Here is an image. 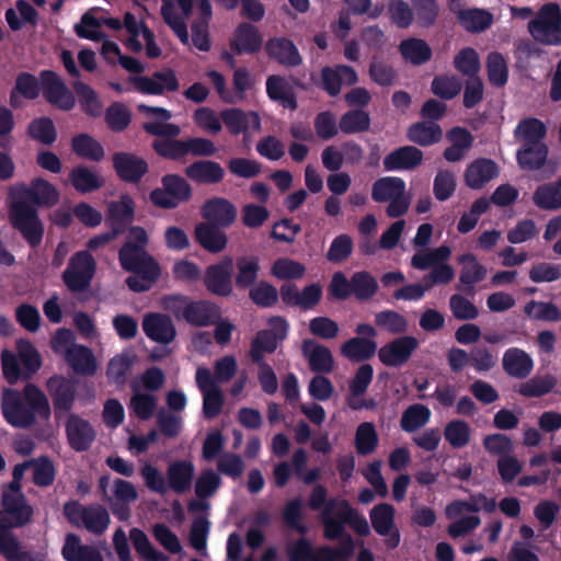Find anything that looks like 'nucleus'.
Listing matches in <instances>:
<instances>
[{
    "mask_svg": "<svg viewBox=\"0 0 561 561\" xmlns=\"http://www.w3.org/2000/svg\"><path fill=\"white\" fill-rule=\"evenodd\" d=\"M497 175L499 165L492 159L478 158L466 168L463 178L468 187L481 190Z\"/></svg>",
    "mask_w": 561,
    "mask_h": 561,
    "instance_id": "obj_27",
    "label": "nucleus"
},
{
    "mask_svg": "<svg viewBox=\"0 0 561 561\" xmlns=\"http://www.w3.org/2000/svg\"><path fill=\"white\" fill-rule=\"evenodd\" d=\"M270 329L260 330L250 344L249 356L253 363L265 360V354H273L288 335L289 323L280 316L268 319Z\"/></svg>",
    "mask_w": 561,
    "mask_h": 561,
    "instance_id": "obj_9",
    "label": "nucleus"
},
{
    "mask_svg": "<svg viewBox=\"0 0 561 561\" xmlns=\"http://www.w3.org/2000/svg\"><path fill=\"white\" fill-rule=\"evenodd\" d=\"M194 473L195 467L192 461H173L167 469L168 490L170 489L176 494H184L191 489Z\"/></svg>",
    "mask_w": 561,
    "mask_h": 561,
    "instance_id": "obj_34",
    "label": "nucleus"
},
{
    "mask_svg": "<svg viewBox=\"0 0 561 561\" xmlns=\"http://www.w3.org/2000/svg\"><path fill=\"white\" fill-rule=\"evenodd\" d=\"M320 520L323 526V537L331 541H343L351 536L346 533L345 525L360 537H367L370 534V526L366 517L352 507L347 500L330 499L320 515Z\"/></svg>",
    "mask_w": 561,
    "mask_h": 561,
    "instance_id": "obj_4",
    "label": "nucleus"
},
{
    "mask_svg": "<svg viewBox=\"0 0 561 561\" xmlns=\"http://www.w3.org/2000/svg\"><path fill=\"white\" fill-rule=\"evenodd\" d=\"M375 324L393 335L403 334L409 329V322L405 317L393 310L377 312L375 314Z\"/></svg>",
    "mask_w": 561,
    "mask_h": 561,
    "instance_id": "obj_62",
    "label": "nucleus"
},
{
    "mask_svg": "<svg viewBox=\"0 0 561 561\" xmlns=\"http://www.w3.org/2000/svg\"><path fill=\"white\" fill-rule=\"evenodd\" d=\"M378 289V282L369 272L359 271L352 275V293L356 300L368 301Z\"/></svg>",
    "mask_w": 561,
    "mask_h": 561,
    "instance_id": "obj_54",
    "label": "nucleus"
},
{
    "mask_svg": "<svg viewBox=\"0 0 561 561\" xmlns=\"http://www.w3.org/2000/svg\"><path fill=\"white\" fill-rule=\"evenodd\" d=\"M25 402L15 391H9L2 401L4 420L15 428H30L36 422V415L48 420L51 409L46 394L34 383H27L23 390Z\"/></svg>",
    "mask_w": 561,
    "mask_h": 561,
    "instance_id": "obj_3",
    "label": "nucleus"
},
{
    "mask_svg": "<svg viewBox=\"0 0 561 561\" xmlns=\"http://www.w3.org/2000/svg\"><path fill=\"white\" fill-rule=\"evenodd\" d=\"M111 523L110 514L106 508L100 504L87 506L82 524L94 535H102Z\"/></svg>",
    "mask_w": 561,
    "mask_h": 561,
    "instance_id": "obj_64",
    "label": "nucleus"
},
{
    "mask_svg": "<svg viewBox=\"0 0 561 561\" xmlns=\"http://www.w3.org/2000/svg\"><path fill=\"white\" fill-rule=\"evenodd\" d=\"M450 255V247L443 244L436 249L416 252L411 259V265L415 270L426 271L432 265L448 264Z\"/></svg>",
    "mask_w": 561,
    "mask_h": 561,
    "instance_id": "obj_50",
    "label": "nucleus"
},
{
    "mask_svg": "<svg viewBox=\"0 0 561 561\" xmlns=\"http://www.w3.org/2000/svg\"><path fill=\"white\" fill-rule=\"evenodd\" d=\"M116 176L124 183L137 185L149 172V164L142 157L128 151H117L112 156Z\"/></svg>",
    "mask_w": 561,
    "mask_h": 561,
    "instance_id": "obj_14",
    "label": "nucleus"
},
{
    "mask_svg": "<svg viewBox=\"0 0 561 561\" xmlns=\"http://www.w3.org/2000/svg\"><path fill=\"white\" fill-rule=\"evenodd\" d=\"M28 136L46 146L53 145L57 139V129L51 118L43 116L34 118L27 127Z\"/></svg>",
    "mask_w": 561,
    "mask_h": 561,
    "instance_id": "obj_60",
    "label": "nucleus"
},
{
    "mask_svg": "<svg viewBox=\"0 0 561 561\" xmlns=\"http://www.w3.org/2000/svg\"><path fill=\"white\" fill-rule=\"evenodd\" d=\"M557 385L558 379L553 375L547 374L545 376H534L520 383L516 391L525 398H540L550 393Z\"/></svg>",
    "mask_w": 561,
    "mask_h": 561,
    "instance_id": "obj_49",
    "label": "nucleus"
},
{
    "mask_svg": "<svg viewBox=\"0 0 561 561\" xmlns=\"http://www.w3.org/2000/svg\"><path fill=\"white\" fill-rule=\"evenodd\" d=\"M18 358L24 368V379L31 378L42 366V358L35 346L21 339L16 342Z\"/></svg>",
    "mask_w": 561,
    "mask_h": 561,
    "instance_id": "obj_52",
    "label": "nucleus"
},
{
    "mask_svg": "<svg viewBox=\"0 0 561 561\" xmlns=\"http://www.w3.org/2000/svg\"><path fill=\"white\" fill-rule=\"evenodd\" d=\"M234 260L230 255L208 265L203 273L206 290L216 297H229L233 293Z\"/></svg>",
    "mask_w": 561,
    "mask_h": 561,
    "instance_id": "obj_11",
    "label": "nucleus"
},
{
    "mask_svg": "<svg viewBox=\"0 0 561 561\" xmlns=\"http://www.w3.org/2000/svg\"><path fill=\"white\" fill-rule=\"evenodd\" d=\"M22 190L35 207H53L59 202L60 194L56 186L43 178L33 179L30 186H23Z\"/></svg>",
    "mask_w": 561,
    "mask_h": 561,
    "instance_id": "obj_35",
    "label": "nucleus"
},
{
    "mask_svg": "<svg viewBox=\"0 0 561 561\" xmlns=\"http://www.w3.org/2000/svg\"><path fill=\"white\" fill-rule=\"evenodd\" d=\"M461 90L462 82L456 75L435 76L431 83V91L442 100H453Z\"/></svg>",
    "mask_w": 561,
    "mask_h": 561,
    "instance_id": "obj_59",
    "label": "nucleus"
},
{
    "mask_svg": "<svg viewBox=\"0 0 561 561\" xmlns=\"http://www.w3.org/2000/svg\"><path fill=\"white\" fill-rule=\"evenodd\" d=\"M33 514V507L26 501L7 514H0V542L10 537L19 539L12 528H20L28 524Z\"/></svg>",
    "mask_w": 561,
    "mask_h": 561,
    "instance_id": "obj_36",
    "label": "nucleus"
},
{
    "mask_svg": "<svg viewBox=\"0 0 561 561\" xmlns=\"http://www.w3.org/2000/svg\"><path fill=\"white\" fill-rule=\"evenodd\" d=\"M424 159L423 151L415 146H401L390 151L383 158V169L388 172L413 171Z\"/></svg>",
    "mask_w": 561,
    "mask_h": 561,
    "instance_id": "obj_22",
    "label": "nucleus"
},
{
    "mask_svg": "<svg viewBox=\"0 0 561 561\" xmlns=\"http://www.w3.org/2000/svg\"><path fill=\"white\" fill-rule=\"evenodd\" d=\"M502 366L510 377L525 379L534 369V360L526 351L519 347H510L503 354Z\"/></svg>",
    "mask_w": 561,
    "mask_h": 561,
    "instance_id": "obj_30",
    "label": "nucleus"
},
{
    "mask_svg": "<svg viewBox=\"0 0 561 561\" xmlns=\"http://www.w3.org/2000/svg\"><path fill=\"white\" fill-rule=\"evenodd\" d=\"M234 267L237 272L233 278V286H236L238 290H250L257 284L261 270L259 256H238L234 261Z\"/></svg>",
    "mask_w": 561,
    "mask_h": 561,
    "instance_id": "obj_33",
    "label": "nucleus"
},
{
    "mask_svg": "<svg viewBox=\"0 0 561 561\" xmlns=\"http://www.w3.org/2000/svg\"><path fill=\"white\" fill-rule=\"evenodd\" d=\"M302 353L309 362V367L318 374H329L334 368V358L331 351L311 340L302 343Z\"/></svg>",
    "mask_w": 561,
    "mask_h": 561,
    "instance_id": "obj_37",
    "label": "nucleus"
},
{
    "mask_svg": "<svg viewBox=\"0 0 561 561\" xmlns=\"http://www.w3.org/2000/svg\"><path fill=\"white\" fill-rule=\"evenodd\" d=\"M226 228L214 225V222H198L194 228V239L196 243L211 254L222 252L228 244Z\"/></svg>",
    "mask_w": 561,
    "mask_h": 561,
    "instance_id": "obj_24",
    "label": "nucleus"
},
{
    "mask_svg": "<svg viewBox=\"0 0 561 561\" xmlns=\"http://www.w3.org/2000/svg\"><path fill=\"white\" fill-rule=\"evenodd\" d=\"M458 22L466 31L479 33L492 25L493 15L484 9H467L458 12Z\"/></svg>",
    "mask_w": 561,
    "mask_h": 561,
    "instance_id": "obj_51",
    "label": "nucleus"
},
{
    "mask_svg": "<svg viewBox=\"0 0 561 561\" xmlns=\"http://www.w3.org/2000/svg\"><path fill=\"white\" fill-rule=\"evenodd\" d=\"M162 187L150 192V202L162 209H174L180 204L187 203L193 196V188L185 178L168 173L161 178Z\"/></svg>",
    "mask_w": 561,
    "mask_h": 561,
    "instance_id": "obj_8",
    "label": "nucleus"
},
{
    "mask_svg": "<svg viewBox=\"0 0 561 561\" xmlns=\"http://www.w3.org/2000/svg\"><path fill=\"white\" fill-rule=\"evenodd\" d=\"M548 152L546 144L522 145L516 152V160L520 169L536 171L545 165Z\"/></svg>",
    "mask_w": 561,
    "mask_h": 561,
    "instance_id": "obj_42",
    "label": "nucleus"
},
{
    "mask_svg": "<svg viewBox=\"0 0 561 561\" xmlns=\"http://www.w3.org/2000/svg\"><path fill=\"white\" fill-rule=\"evenodd\" d=\"M533 203L542 210L561 209V176L554 182L538 185L533 193Z\"/></svg>",
    "mask_w": 561,
    "mask_h": 561,
    "instance_id": "obj_40",
    "label": "nucleus"
},
{
    "mask_svg": "<svg viewBox=\"0 0 561 561\" xmlns=\"http://www.w3.org/2000/svg\"><path fill=\"white\" fill-rule=\"evenodd\" d=\"M135 218V202L129 195H122L118 201L107 205L106 225L118 234H123Z\"/></svg>",
    "mask_w": 561,
    "mask_h": 561,
    "instance_id": "obj_26",
    "label": "nucleus"
},
{
    "mask_svg": "<svg viewBox=\"0 0 561 561\" xmlns=\"http://www.w3.org/2000/svg\"><path fill=\"white\" fill-rule=\"evenodd\" d=\"M154 152L168 160L181 161L187 154L194 157H211L216 152L215 144L207 138L157 139L152 144Z\"/></svg>",
    "mask_w": 561,
    "mask_h": 561,
    "instance_id": "obj_7",
    "label": "nucleus"
},
{
    "mask_svg": "<svg viewBox=\"0 0 561 561\" xmlns=\"http://www.w3.org/2000/svg\"><path fill=\"white\" fill-rule=\"evenodd\" d=\"M142 330L148 339L162 345L174 341L176 329L172 319L164 313H148L142 319Z\"/></svg>",
    "mask_w": 561,
    "mask_h": 561,
    "instance_id": "obj_21",
    "label": "nucleus"
},
{
    "mask_svg": "<svg viewBox=\"0 0 561 561\" xmlns=\"http://www.w3.org/2000/svg\"><path fill=\"white\" fill-rule=\"evenodd\" d=\"M486 274L488 270L482 264L462 267L456 290L463 293L466 296L474 297L477 294L476 284L482 282L486 277Z\"/></svg>",
    "mask_w": 561,
    "mask_h": 561,
    "instance_id": "obj_55",
    "label": "nucleus"
},
{
    "mask_svg": "<svg viewBox=\"0 0 561 561\" xmlns=\"http://www.w3.org/2000/svg\"><path fill=\"white\" fill-rule=\"evenodd\" d=\"M137 108L140 113L148 116H154L158 121H160L144 123L142 128L146 133L158 137L169 138H174L180 135L181 129L178 125L167 123L172 117V114L169 110L163 107L149 106L146 104H139Z\"/></svg>",
    "mask_w": 561,
    "mask_h": 561,
    "instance_id": "obj_25",
    "label": "nucleus"
},
{
    "mask_svg": "<svg viewBox=\"0 0 561 561\" xmlns=\"http://www.w3.org/2000/svg\"><path fill=\"white\" fill-rule=\"evenodd\" d=\"M220 118L231 135L247 133L249 128L261 129V118L256 112H244L240 108H226L220 112Z\"/></svg>",
    "mask_w": 561,
    "mask_h": 561,
    "instance_id": "obj_28",
    "label": "nucleus"
},
{
    "mask_svg": "<svg viewBox=\"0 0 561 561\" xmlns=\"http://www.w3.org/2000/svg\"><path fill=\"white\" fill-rule=\"evenodd\" d=\"M172 299L184 304L181 317L193 327H210L217 323L221 317L220 307L211 300H187L185 296L181 295L174 296Z\"/></svg>",
    "mask_w": 561,
    "mask_h": 561,
    "instance_id": "obj_12",
    "label": "nucleus"
},
{
    "mask_svg": "<svg viewBox=\"0 0 561 561\" xmlns=\"http://www.w3.org/2000/svg\"><path fill=\"white\" fill-rule=\"evenodd\" d=\"M264 49L270 59L287 68H295L302 64V57L295 43L287 37H272Z\"/></svg>",
    "mask_w": 561,
    "mask_h": 561,
    "instance_id": "obj_23",
    "label": "nucleus"
},
{
    "mask_svg": "<svg viewBox=\"0 0 561 561\" xmlns=\"http://www.w3.org/2000/svg\"><path fill=\"white\" fill-rule=\"evenodd\" d=\"M339 546L331 548L323 546L314 550L312 561H336L348 560L355 551V542L352 536H347L345 540H339Z\"/></svg>",
    "mask_w": 561,
    "mask_h": 561,
    "instance_id": "obj_56",
    "label": "nucleus"
},
{
    "mask_svg": "<svg viewBox=\"0 0 561 561\" xmlns=\"http://www.w3.org/2000/svg\"><path fill=\"white\" fill-rule=\"evenodd\" d=\"M407 185L403 179L398 176H383L376 180L371 186V198L376 203L390 202L394 197L405 193Z\"/></svg>",
    "mask_w": 561,
    "mask_h": 561,
    "instance_id": "obj_43",
    "label": "nucleus"
},
{
    "mask_svg": "<svg viewBox=\"0 0 561 561\" xmlns=\"http://www.w3.org/2000/svg\"><path fill=\"white\" fill-rule=\"evenodd\" d=\"M417 347L419 340L415 336H399L378 350V358L387 367H401L410 360Z\"/></svg>",
    "mask_w": 561,
    "mask_h": 561,
    "instance_id": "obj_16",
    "label": "nucleus"
},
{
    "mask_svg": "<svg viewBox=\"0 0 561 561\" xmlns=\"http://www.w3.org/2000/svg\"><path fill=\"white\" fill-rule=\"evenodd\" d=\"M184 174L198 184H217L225 178V170L219 162L197 160L184 169Z\"/></svg>",
    "mask_w": 561,
    "mask_h": 561,
    "instance_id": "obj_31",
    "label": "nucleus"
},
{
    "mask_svg": "<svg viewBox=\"0 0 561 561\" xmlns=\"http://www.w3.org/2000/svg\"><path fill=\"white\" fill-rule=\"evenodd\" d=\"M41 91L45 100L60 111L69 112L76 105L72 91L53 70H42L39 78L31 72H19L9 94V104L13 110H20L24 106L23 100H36Z\"/></svg>",
    "mask_w": 561,
    "mask_h": 561,
    "instance_id": "obj_1",
    "label": "nucleus"
},
{
    "mask_svg": "<svg viewBox=\"0 0 561 561\" xmlns=\"http://www.w3.org/2000/svg\"><path fill=\"white\" fill-rule=\"evenodd\" d=\"M33 468V483L39 488L50 486L56 478V468L48 456L31 459Z\"/></svg>",
    "mask_w": 561,
    "mask_h": 561,
    "instance_id": "obj_63",
    "label": "nucleus"
},
{
    "mask_svg": "<svg viewBox=\"0 0 561 561\" xmlns=\"http://www.w3.org/2000/svg\"><path fill=\"white\" fill-rule=\"evenodd\" d=\"M373 529L385 537V546L388 550H394L401 541L400 530L396 525V508L389 503H379L369 512Z\"/></svg>",
    "mask_w": 561,
    "mask_h": 561,
    "instance_id": "obj_13",
    "label": "nucleus"
},
{
    "mask_svg": "<svg viewBox=\"0 0 561 561\" xmlns=\"http://www.w3.org/2000/svg\"><path fill=\"white\" fill-rule=\"evenodd\" d=\"M431 411L426 405L415 403L404 410L400 420L402 431L413 433L428 423Z\"/></svg>",
    "mask_w": 561,
    "mask_h": 561,
    "instance_id": "obj_57",
    "label": "nucleus"
},
{
    "mask_svg": "<svg viewBox=\"0 0 561 561\" xmlns=\"http://www.w3.org/2000/svg\"><path fill=\"white\" fill-rule=\"evenodd\" d=\"M454 67L467 79L479 77L481 62L476 49L472 47L460 49L454 57Z\"/></svg>",
    "mask_w": 561,
    "mask_h": 561,
    "instance_id": "obj_58",
    "label": "nucleus"
},
{
    "mask_svg": "<svg viewBox=\"0 0 561 561\" xmlns=\"http://www.w3.org/2000/svg\"><path fill=\"white\" fill-rule=\"evenodd\" d=\"M213 19V7L209 0H199V16L192 22V42L201 51L210 50L209 23Z\"/></svg>",
    "mask_w": 561,
    "mask_h": 561,
    "instance_id": "obj_29",
    "label": "nucleus"
},
{
    "mask_svg": "<svg viewBox=\"0 0 561 561\" xmlns=\"http://www.w3.org/2000/svg\"><path fill=\"white\" fill-rule=\"evenodd\" d=\"M148 242L147 231L140 226H131L126 242L118 251L122 268L133 273L126 278V285L134 293L149 290L161 275L159 263L146 249Z\"/></svg>",
    "mask_w": 561,
    "mask_h": 561,
    "instance_id": "obj_2",
    "label": "nucleus"
},
{
    "mask_svg": "<svg viewBox=\"0 0 561 561\" xmlns=\"http://www.w3.org/2000/svg\"><path fill=\"white\" fill-rule=\"evenodd\" d=\"M73 91L78 96L81 111L85 115L94 118L101 116L103 104L94 89L85 82L76 81L73 83Z\"/></svg>",
    "mask_w": 561,
    "mask_h": 561,
    "instance_id": "obj_47",
    "label": "nucleus"
},
{
    "mask_svg": "<svg viewBox=\"0 0 561 561\" xmlns=\"http://www.w3.org/2000/svg\"><path fill=\"white\" fill-rule=\"evenodd\" d=\"M201 214L205 221L229 228L237 220L238 209L227 198L211 197L203 204Z\"/></svg>",
    "mask_w": 561,
    "mask_h": 561,
    "instance_id": "obj_20",
    "label": "nucleus"
},
{
    "mask_svg": "<svg viewBox=\"0 0 561 561\" xmlns=\"http://www.w3.org/2000/svg\"><path fill=\"white\" fill-rule=\"evenodd\" d=\"M46 388L53 401L56 417L70 413L77 398L76 381L62 375H54L46 381Z\"/></svg>",
    "mask_w": 561,
    "mask_h": 561,
    "instance_id": "obj_15",
    "label": "nucleus"
},
{
    "mask_svg": "<svg viewBox=\"0 0 561 561\" xmlns=\"http://www.w3.org/2000/svg\"><path fill=\"white\" fill-rule=\"evenodd\" d=\"M263 35L259 27L250 22H240L230 38L229 47L234 55H254L263 47Z\"/></svg>",
    "mask_w": 561,
    "mask_h": 561,
    "instance_id": "obj_18",
    "label": "nucleus"
},
{
    "mask_svg": "<svg viewBox=\"0 0 561 561\" xmlns=\"http://www.w3.org/2000/svg\"><path fill=\"white\" fill-rule=\"evenodd\" d=\"M69 182L80 194L99 191L104 185L102 176L83 164H79L71 169L69 172Z\"/></svg>",
    "mask_w": 561,
    "mask_h": 561,
    "instance_id": "obj_38",
    "label": "nucleus"
},
{
    "mask_svg": "<svg viewBox=\"0 0 561 561\" xmlns=\"http://www.w3.org/2000/svg\"><path fill=\"white\" fill-rule=\"evenodd\" d=\"M96 262L87 251L76 252L69 260L67 268L62 272V280L72 293L85 291L94 277Z\"/></svg>",
    "mask_w": 561,
    "mask_h": 561,
    "instance_id": "obj_10",
    "label": "nucleus"
},
{
    "mask_svg": "<svg viewBox=\"0 0 561 561\" xmlns=\"http://www.w3.org/2000/svg\"><path fill=\"white\" fill-rule=\"evenodd\" d=\"M65 359L72 370L81 376H93L98 370V360L88 346L70 345L66 351Z\"/></svg>",
    "mask_w": 561,
    "mask_h": 561,
    "instance_id": "obj_32",
    "label": "nucleus"
},
{
    "mask_svg": "<svg viewBox=\"0 0 561 561\" xmlns=\"http://www.w3.org/2000/svg\"><path fill=\"white\" fill-rule=\"evenodd\" d=\"M546 135L547 128L545 124L534 117L522 119L515 129V137L523 145L545 144Z\"/></svg>",
    "mask_w": 561,
    "mask_h": 561,
    "instance_id": "obj_48",
    "label": "nucleus"
},
{
    "mask_svg": "<svg viewBox=\"0 0 561 561\" xmlns=\"http://www.w3.org/2000/svg\"><path fill=\"white\" fill-rule=\"evenodd\" d=\"M528 33L542 45H561V7L557 2L542 4L527 24Z\"/></svg>",
    "mask_w": 561,
    "mask_h": 561,
    "instance_id": "obj_6",
    "label": "nucleus"
},
{
    "mask_svg": "<svg viewBox=\"0 0 561 561\" xmlns=\"http://www.w3.org/2000/svg\"><path fill=\"white\" fill-rule=\"evenodd\" d=\"M71 150L73 153L85 160L100 162L105 154L100 141L87 133H81L71 138Z\"/></svg>",
    "mask_w": 561,
    "mask_h": 561,
    "instance_id": "obj_44",
    "label": "nucleus"
},
{
    "mask_svg": "<svg viewBox=\"0 0 561 561\" xmlns=\"http://www.w3.org/2000/svg\"><path fill=\"white\" fill-rule=\"evenodd\" d=\"M357 82L358 76L352 66L335 65L325 66L321 69L320 88L332 98L340 94L343 83L354 85Z\"/></svg>",
    "mask_w": 561,
    "mask_h": 561,
    "instance_id": "obj_19",
    "label": "nucleus"
},
{
    "mask_svg": "<svg viewBox=\"0 0 561 561\" xmlns=\"http://www.w3.org/2000/svg\"><path fill=\"white\" fill-rule=\"evenodd\" d=\"M138 557L145 561H169V558L161 551L157 550L147 534L137 527L129 530L128 537Z\"/></svg>",
    "mask_w": 561,
    "mask_h": 561,
    "instance_id": "obj_46",
    "label": "nucleus"
},
{
    "mask_svg": "<svg viewBox=\"0 0 561 561\" xmlns=\"http://www.w3.org/2000/svg\"><path fill=\"white\" fill-rule=\"evenodd\" d=\"M65 432L69 446L77 453L89 450L96 438L91 423L75 413L68 414Z\"/></svg>",
    "mask_w": 561,
    "mask_h": 561,
    "instance_id": "obj_17",
    "label": "nucleus"
},
{
    "mask_svg": "<svg viewBox=\"0 0 561 561\" xmlns=\"http://www.w3.org/2000/svg\"><path fill=\"white\" fill-rule=\"evenodd\" d=\"M339 128L345 135L365 133L370 128L369 113L364 110H350L341 116Z\"/></svg>",
    "mask_w": 561,
    "mask_h": 561,
    "instance_id": "obj_53",
    "label": "nucleus"
},
{
    "mask_svg": "<svg viewBox=\"0 0 561 561\" xmlns=\"http://www.w3.org/2000/svg\"><path fill=\"white\" fill-rule=\"evenodd\" d=\"M399 51L402 58L413 66H422L431 60L433 51L426 41L410 37L401 41Z\"/></svg>",
    "mask_w": 561,
    "mask_h": 561,
    "instance_id": "obj_41",
    "label": "nucleus"
},
{
    "mask_svg": "<svg viewBox=\"0 0 561 561\" xmlns=\"http://www.w3.org/2000/svg\"><path fill=\"white\" fill-rule=\"evenodd\" d=\"M377 352L375 340L366 337H351L341 346V354L352 362H364L371 358Z\"/></svg>",
    "mask_w": 561,
    "mask_h": 561,
    "instance_id": "obj_45",
    "label": "nucleus"
},
{
    "mask_svg": "<svg viewBox=\"0 0 561 561\" xmlns=\"http://www.w3.org/2000/svg\"><path fill=\"white\" fill-rule=\"evenodd\" d=\"M379 443L375 425L370 422L360 423L355 432V447L359 455L367 456L373 454Z\"/></svg>",
    "mask_w": 561,
    "mask_h": 561,
    "instance_id": "obj_61",
    "label": "nucleus"
},
{
    "mask_svg": "<svg viewBox=\"0 0 561 561\" xmlns=\"http://www.w3.org/2000/svg\"><path fill=\"white\" fill-rule=\"evenodd\" d=\"M9 221L30 248L36 249L41 245L45 227L39 218L37 208L27 199L20 198L11 203L9 208Z\"/></svg>",
    "mask_w": 561,
    "mask_h": 561,
    "instance_id": "obj_5",
    "label": "nucleus"
},
{
    "mask_svg": "<svg viewBox=\"0 0 561 561\" xmlns=\"http://www.w3.org/2000/svg\"><path fill=\"white\" fill-rule=\"evenodd\" d=\"M407 138L415 145L428 147L442 140L443 129L435 122H416L409 126Z\"/></svg>",
    "mask_w": 561,
    "mask_h": 561,
    "instance_id": "obj_39",
    "label": "nucleus"
}]
</instances>
